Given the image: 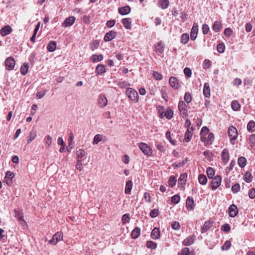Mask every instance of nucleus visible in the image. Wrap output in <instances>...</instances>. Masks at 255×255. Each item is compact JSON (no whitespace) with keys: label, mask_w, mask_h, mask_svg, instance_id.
Segmentation results:
<instances>
[{"label":"nucleus","mask_w":255,"mask_h":255,"mask_svg":"<svg viewBox=\"0 0 255 255\" xmlns=\"http://www.w3.org/2000/svg\"><path fill=\"white\" fill-rule=\"evenodd\" d=\"M63 235L62 232H57L53 236L52 239L49 240V243L53 245H56L58 242L63 240Z\"/></svg>","instance_id":"20e7f679"},{"label":"nucleus","mask_w":255,"mask_h":255,"mask_svg":"<svg viewBox=\"0 0 255 255\" xmlns=\"http://www.w3.org/2000/svg\"><path fill=\"white\" fill-rule=\"evenodd\" d=\"M184 73L186 76H187L188 78H189L191 76L192 72H191V69L189 68L186 67L184 69Z\"/></svg>","instance_id":"6e6d98bb"},{"label":"nucleus","mask_w":255,"mask_h":255,"mask_svg":"<svg viewBox=\"0 0 255 255\" xmlns=\"http://www.w3.org/2000/svg\"><path fill=\"white\" fill-rule=\"evenodd\" d=\"M132 188V182L131 180H128L126 183V188L125 192L126 194H129Z\"/></svg>","instance_id":"bb28decb"},{"label":"nucleus","mask_w":255,"mask_h":255,"mask_svg":"<svg viewBox=\"0 0 255 255\" xmlns=\"http://www.w3.org/2000/svg\"><path fill=\"white\" fill-rule=\"evenodd\" d=\"M203 94L205 97H209L210 96V88L208 83H205L203 88Z\"/></svg>","instance_id":"393cba45"},{"label":"nucleus","mask_w":255,"mask_h":255,"mask_svg":"<svg viewBox=\"0 0 255 255\" xmlns=\"http://www.w3.org/2000/svg\"><path fill=\"white\" fill-rule=\"evenodd\" d=\"M126 95L134 103L138 101V95L137 92L131 88H127L126 91Z\"/></svg>","instance_id":"f257e3e1"},{"label":"nucleus","mask_w":255,"mask_h":255,"mask_svg":"<svg viewBox=\"0 0 255 255\" xmlns=\"http://www.w3.org/2000/svg\"><path fill=\"white\" fill-rule=\"evenodd\" d=\"M231 107L233 110L237 111L240 109L241 105L237 101L235 100L232 102Z\"/></svg>","instance_id":"72a5a7b5"},{"label":"nucleus","mask_w":255,"mask_h":255,"mask_svg":"<svg viewBox=\"0 0 255 255\" xmlns=\"http://www.w3.org/2000/svg\"><path fill=\"white\" fill-rule=\"evenodd\" d=\"M99 46V42L97 40H95L90 44V48L91 50H94L98 48Z\"/></svg>","instance_id":"8fccbe9b"},{"label":"nucleus","mask_w":255,"mask_h":255,"mask_svg":"<svg viewBox=\"0 0 255 255\" xmlns=\"http://www.w3.org/2000/svg\"><path fill=\"white\" fill-rule=\"evenodd\" d=\"M212 179L211 186L212 190L217 189L221 185L222 182V177L219 175H217Z\"/></svg>","instance_id":"7ed1b4c3"},{"label":"nucleus","mask_w":255,"mask_h":255,"mask_svg":"<svg viewBox=\"0 0 255 255\" xmlns=\"http://www.w3.org/2000/svg\"><path fill=\"white\" fill-rule=\"evenodd\" d=\"M129 219V215L128 214H124L122 218V220L123 224H125L127 222H128Z\"/></svg>","instance_id":"e2e57ef3"},{"label":"nucleus","mask_w":255,"mask_h":255,"mask_svg":"<svg viewBox=\"0 0 255 255\" xmlns=\"http://www.w3.org/2000/svg\"><path fill=\"white\" fill-rule=\"evenodd\" d=\"M209 131V128L207 127H203L201 130L200 134L201 135H206Z\"/></svg>","instance_id":"0e129e2a"},{"label":"nucleus","mask_w":255,"mask_h":255,"mask_svg":"<svg viewBox=\"0 0 255 255\" xmlns=\"http://www.w3.org/2000/svg\"><path fill=\"white\" fill-rule=\"evenodd\" d=\"M6 70L10 71L13 69L15 66V60L12 57H9L6 59L4 62Z\"/></svg>","instance_id":"39448f33"},{"label":"nucleus","mask_w":255,"mask_h":255,"mask_svg":"<svg viewBox=\"0 0 255 255\" xmlns=\"http://www.w3.org/2000/svg\"><path fill=\"white\" fill-rule=\"evenodd\" d=\"M178 109L181 114L186 116H187V105L183 101H180L178 103Z\"/></svg>","instance_id":"6e6552de"},{"label":"nucleus","mask_w":255,"mask_h":255,"mask_svg":"<svg viewBox=\"0 0 255 255\" xmlns=\"http://www.w3.org/2000/svg\"><path fill=\"white\" fill-rule=\"evenodd\" d=\"M96 74L97 75H102L106 72V67L103 64H99L97 65L96 70Z\"/></svg>","instance_id":"412c9836"},{"label":"nucleus","mask_w":255,"mask_h":255,"mask_svg":"<svg viewBox=\"0 0 255 255\" xmlns=\"http://www.w3.org/2000/svg\"><path fill=\"white\" fill-rule=\"evenodd\" d=\"M131 19L130 18H125L122 20V23L125 28L130 29L131 27Z\"/></svg>","instance_id":"a211bd4d"},{"label":"nucleus","mask_w":255,"mask_h":255,"mask_svg":"<svg viewBox=\"0 0 255 255\" xmlns=\"http://www.w3.org/2000/svg\"><path fill=\"white\" fill-rule=\"evenodd\" d=\"M153 77L157 80H160L162 78V76L161 74L157 72L154 71L153 73Z\"/></svg>","instance_id":"4d7b16f0"},{"label":"nucleus","mask_w":255,"mask_h":255,"mask_svg":"<svg viewBox=\"0 0 255 255\" xmlns=\"http://www.w3.org/2000/svg\"><path fill=\"white\" fill-rule=\"evenodd\" d=\"M228 134L231 139H236L238 136V132L236 128L234 126H230L228 128Z\"/></svg>","instance_id":"0eeeda50"},{"label":"nucleus","mask_w":255,"mask_h":255,"mask_svg":"<svg viewBox=\"0 0 255 255\" xmlns=\"http://www.w3.org/2000/svg\"><path fill=\"white\" fill-rule=\"evenodd\" d=\"M103 140V135L100 134H96L93 139V144H97L100 141Z\"/></svg>","instance_id":"4c0bfd02"},{"label":"nucleus","mask_w":255,"mask_h":255,"mask_svg":"<svg viewBox=\"0 0 255 255\" xmlns=\"http://www.w3.org/2000/svg\"><path fill=\"white\" fill-rule=\"evenodd\" d=\"M108 104L106 97L103 95H100L98 98V105L100 108L105 107Z\"/></svg>","instance_id":"423d86ee"},{"label":"nucleus","mask_w":255,"mask_h":255,"mask_svg":"<svg viewBox=\"0 0 255 255\" xmlns=\"http://www.w3.org/2000/svg\"><path fill=\"white\" fill-rule=\"evenodd\" d=\"M86 153L84 149L77 148L76 152L77 160H81V158L86 155Z\"/></svg>","instance_id":"b1692460"},{"label":"nucleus","mask_w":255,"mask_h":255,"mask_svg":"<svg viewBox=\"0 0 255 255\" xmlns=\"http://www.w3.org/2000/svg\"><path fill=\"white\" fill-rule=\"evenodd\" d=\"M12 31V28L9 25H6L1 28L0 30V34L2 36H5L10 33Z\"/></svg>","instance_id":"4be33fe9"},{"label":"nucleus","mask_w":255,"mask_h":255,"mask_svg":"<svg viewBox=\"0 0 255 255\" xmlns=\"http://www.w3.org/2000/svg\"><path fill=\"white\" fill-rule=\"evenodd\" d=\"M187 178V174L185 173H182L180 175L178 179V185L179 186H183L186 184Z\"/></svg>","instance_id":"6ab92c4d"},{"label":"nucleus","mask_w":255,"mask_h":255,"mask_svg":"<svg viewBox=\"0 0 255 255\" xmlns=\"http://www.w3.org/2000/svg\"><path fill=\"white\" fill-rule=\"evenodd\" d=\"M225 46L223 43H219L217 45V50L218 52L223 53L225 51Z\"/></svg>","instance_id":"49530a36"},{"label":"nucleus","mask_w":255,"mask_h":255,"mask_svg":"<svg viewBox=\"0 0 255 255\" xmlns=\"http://www.w3.org/2000/svg\"><path fill=\"white\" fill-rule=\"evenodd\" d=\"M90 59L94 62H100L103 59V56L102 54H100L99 55L94 54L90 57Z\"/></svg>","instance_id":"c756f323"},{"label":"nucleus","mask_w":255,"mask_h":255,"mask_svg":"<svg viewBox=\"0 0 255 255\" xmlns=\"http://www.w3.org/2000/svg\"><path fill=\"white\" fill-rule=\"evenodd\" d=\"M229 211L230 216L233 218L237 216L238 210L236 205L232 204L230 206Z\"/></svg>","instance_id":"dca6fc26"},{"label":"nucleus","mask_w":255,"mask_h":255,"mask_svg":"<svg viewBox=\"0 0 255 255\" xmlns=\"http://www.w3.org/2000/svg\"><path fill=\"white\" fill-rule=\"evenodd\" d=\"M231 246V242L229 241H226L223 246H222L221 249L223 251L228 250Z\"/></svg>","instance_id":"de8ad7c7"},{"label":"nucleus","mask_w":255,"mask_h":255,"mask_svg":"<svg viewBox=\"0 0 255 255\" xmlns=\"http://www.w3.org/2000/svg\"><path fill=\"white\" fill-rule=\"evenodd\" d=\"M169 85L174 89H178L180 87V84L177 79L175 77H171L169 80Z\"/></svg>","instance_id":"9b49d317"},{"label":"nucleus","mask_w":255,"mask_h":255,"mask_svg":"<svg viewBox=\"0 0 255 255\" xmlns=\"http://www.w3.org/2000/svg\"><path fill=\"white\" fill-rule=\"evenodd\" d=\"M244 179L246 182H251L253 180V176L252 174L250 172H246L244 175Z\"/></svg>","instance_id":"a19ab883"},{"label":"nucleus","mask_w":255,"mask_h":255,"mask_svg":"<svg viewBox=\"0 0 255 255\" xmlns=\"http://www.w3.org/2000/svg\"><path fill=\"white\" fill-rule=\"evenodd\" d=\"M230 155L227 149L225 148L223 149L221 153V158L223 162L226 164L229 160Z\"/></svg>","instance_id":"4468645a"},{"label":"nucleus","mask_w":255,"mask_h":255,"mask_svg":"<svg viewBox=\"0 0 255 255\" xmlns=\"http://www.w3.org/2000/svg\"><path fill=\"white\" fill-rule=\"evenodd\" d=\"M28 69V66L27 63H24L20 68V72L22 75H25Z\"/></svg>","instance_id":"79ce46f5"},{"label":"nucleus","mask_w":255,"mask_h":255,"mask_svg":"<svg viewBox=\"0 0 255 255\" xmlns=\"http://www.w3.org/2000/svg\"><path fill=\"white\" fill-rule=\"evenodd\" d=\"M76 168L79 171H81L83 169V164L81 160H77V163L75 165Z\"/></svg>","instance_id":"052dcab7"},{"label":"nucleus","mask_w":255,"mask_h":255,"mask_svg":"<svg viewBox=\"0 0 255 255\" xmlns=\"http://www.w3.org/2000/svg\"><path fill=\"white\" fill-rule=\"evenodd\" d=\"M207 174L209 178L211 179L214 178L213 176L215 174V170L211 167H208L207 168Z\"/></svg>","instance_id":"ea45409f"},{"label":"nucleus","mask_w":255,"mask_h":255,"mask_svg":"<svg viewBox=\"0 0 255 255\" xmlns=\"http://www.w3.org/2000/svg\"><path fill=\"white\" fill-rule=\"evenodd\" d=\"M146 246L148 248L155 249L157 247V244L155 242L150 241L147 242Z\"/></svg>","instance_id":"c03bdc74"},{"label":"nucleus","mask_w":255,"mask_h":255,"mask_svg":"<svg viewBox=\"0 0 255 255\" xmlns=\"http://www.w3.org/2000/svg\"><path fill=\"white\" fill-rule=\"evenodd\" d=\"M75 21L74 16H70L66 18L62 23V26L67 27L71 26Z\"/></svg>","instance_id":"ddd939ff"},{"label":"nucleus","mask_w":255,"mask_h":255,"mask_svg":"<svg viewBox=\"0 0 255 255\" xmlns=\"http://www.w3.org/2000/svg\"><path fill=\"white\" fill-rule=\"evenodd\" d=\"M140 235V229L138 227L135 228L131 232V236L132 239L137 238Z\"/></svg>","instance_id":"a878e982"},{"label":"nucleus","mask_w":255,"mask_h":255,"mask_svg":"<svg viewBox=\"0 0 255 255\" xmlns=\"http://www.w3.org/2000/svg\"><path fill=\"white\" fill-rule=\"evenodd\" d=\"M173 115V112L171 110H167L165 113V116L168 119H170Z\"/></svg>","instance_id":"5fc2aeb1"},{"label":"nucleus","mask_w":255,"mask_h":255,"mask_svg":"<svg viewBox=\"0 0 255 255\" xmlns=\"http://www.w3.org/2000/svg\"><path fill=\"white\" fill-rule=\"evenodd\" d=\"M164 45L162 43L161 41L158 42L157 45L155 46V50L159 54H162L164 51Z\"/></svg>","instance_id":"c85d7f7f"},{"label":"nucleus","mask_w":255,"mask_h":255,"mask_svg":"<svg viewBox=\"0 0 255 255\" xmlns=\"http://www.w3.org/2000/svg\"><path fill=\"white\" fill-rule=\"evenodd\" d=\"M158 213V210L156 209H154L150 211V216L152 218H154L157 216Z\"/></svg>","instance_id":"13d9d810"},{"label":"nucleus","mask_w":255,"mask_h":255,"mask_svg":"<svg viewBox=\"0 0 255 255\" xmlns=\"http://www.w3.org/2000/svg\"><path fill=\"white\" fill-rule=\"evenodd\" d=\"M213 226V222L211 221H207L205 222L201 228V232L202 234L208 231Z\"/></svg>","instance_id":"9d476101"},{"label":"nucleus","mask_w":255,"mask_h":255,"mask_svg":"<svg viewBox=\"0 0 255 255\" xmlns=\"http://www.w3.org/2000/svg\"><path fill=\"white\" fill-rule=\"evenodd\" d=\"M139 148L142 151V152L146 155L151 156L152 153L151 148L147 144L140 142L139 143Z\"/></svg>","instance_id":"f03ea898"},{"label":"nucleus","mask_w":255,"mask_h":255,"mask_svg":"<svg viewBox=\"0 0 255 255\" xmlns=\"http://www.w3.org/2000/svg\"><path fill=\"white\" fill-rule=\"evenodd\" d=\"M247 163V160L244 157L241 156L238 158V164L241 167H244Z\"/></svg>","instance_id":"e433bc0d"},{"label":"nucleus","mask_w":255,"mask_h":255,"mask_svg":"<svg viewBox=\"0 0 255 255\" xmlns=\"http://www.w3.org/2000/svg\"><path fill=\"white\" fill-rule=\"evenodd\" d=\"M184 99L187 103H189L192 100V96L190 93L187 92L185 93Z\"/></svg>","instance_id":"09e8293b"},{"label":"nucleus","mask_w":255,"mask_h":255,"mask_svg":"<svg viewBox=\"0 0 255 255\" xmlns=\"http://www.w3.org/2000/svg\"><path fill=\"white\" fill-rule=\"evenodd\" d=\"M176 183V179L175 176L173 175L171 176L168 180V184L169 186H170L171 187H173Z\"/></svg>","instance_id":"37998d69"},{"label":"nucleus","mask_w":255,"mask_h":255,"mask_svg":"<svg viewBox=\"0 0 255 255\" xmlns=\"http://www.w3.org/2000/svg\"><path fill=\"white\" fill-rule=\"evenodd\" d=\"M189 39V34L187 33H184L182 35L180 41L182 43L185 44L187 43Z\"/></svg>","instance_id":"58836bf2"},{"label":"nucleus","mask_w":255,"mask_h":255,"mask_svg":"<svg viewBox=\"0 0 255 255\" xmlns=\"http://www.w3.org/2000/svg\"><path fill=\"white\" fill-rule=\"evenodd\" d=\"M56 43L54 41H51L47 46V49L50 52L54 51L56 49Z\"/></svg>","instance_id":"473e14b6"},{"label":"nucleus","mask_w":255,"mask_h":255,"mask_svg":"<svg viewBox=\"0 0 255 255\" xmlns=\"http://www.w3.org/2000/svg\"><path fill=\"white\" fill-rule=\"evenodd\" d=\"M180 200V197L178 195H175L171 198V202L174 204H177Z\"/></svg>","instance_id":"864d4df0"},{"label":"nucleus","mask_w":255,"mask_h":255,"mask_svg":"<svg viewBox=\"0 0 255 255\" xmlns=\"http://www.w3.org/2000/svg\"><path fill=\"white\" fill-rule=\"evenodd\" d=\"M198 31V25L196 23H194L192 27L190 37L192 40H194L196 38Z\"/></svg>","instance_id":"1a4fd4ad"},{"label":"nucleus","mask_w":255,"mask_h":255,"mask_svg":"<svg viewBox=\"0 0 255 255\" xmlns=\"http://www.w3.org/2000/svg\"><path fill=\"white\" fill-rule=\"evenodd\" d=\"M44 142L46 145L49 146L52 143V138L50 135H47L44 138Z\"/></svg>","instance_id":"3c124183"},{"label":"nucleus","mask_w":255,"mask_h":255,"mask_svg":"<svg viewBox=\"0 0 255 255\" xmlns=\"http://www.w3.org/2000/svg\"><path fill=\"white\" fill-rule=\"evenodd\" d=\"M117 33L115 31L111 30L106 34L104 37V40L106 42L110 41L114 39Z\"/></svg>","instance_id":"f8f14e48"},{"label":"nucleus","mask_w":255,"mask_h":255,"mask_svg":"<svg viewBox=\"0 0 255 255\" xmlns=\"http://www.w3.org/2000/svg\"><path fill=\"white\" fill-rule=\"evenodd\" d=\"M249 196L251 199L255 198V189L254 188H252L249 190Z\"/></svg>","instance_id":"338daca9"},{"label":"nucleus","mask_w":255,"mask_h":255,"mask_svg":"<svg viewBox=\"0 0 255 255\" xmlns=\"http://www.w3.org/2000/svg\"><path fill=\"white\" fill-rule=\"evenodd\" d=\"M190 252L188 248H184L181 251V255H187Z\"/></svg>","instance_id":"774afa93"},{"label":"nucleus","mask_w":255,"mask_h":255,"mask_svg":"<svg viewBox=\"0 0 255 255\" xmlns=\"http://www.w3.org/2000/svg\"><path fill=\"white\" fill-rule=\"evenodd\" d=\"M240 190V185L239 184L237 183L234 185L232 187V190L233 193H236Z\"/></svg>","instance_id":"603ef678"},{"label":"nucleus","mask_w":255,"mask_h":255,"mask_svg":"<svg viewBox=\"0 0 255 255\" xmlns=\"http://www.w3.org/2000/svg\"><path fill=\"white\" fill-rule=\"evenodd\" d=\"M192 131L193 128H188L186 131L185 134V139L187 142L189 141L192 136Z\"/></svg>","instance_id":"cd10ccee"},{"label":"nucleus","mask_w":255,"mask_h":255,"mask_svg":"<svg viewBox=\"0 0 255 255\" xmlns=\"http://www.w3.org/2000/svg\"><path fill=\"white\" fill-rule=\"evenodd\" d=\"M248 130L251 132L255 131V123L254 121H250L248 123L247 125Z\"/></svg>","instance_id":"f704fd0d"},{"label":"nucleus","mask_w":255,"mask_h":255,"mask_svg":"<svg viewBox=\"0 0 255 255\" xmlns=\"http://www.w3.org/2000/svg\"><path fill=\"white\" fill-rule=\"evenodd\" d=\"M214 135L213 133H210L207 137V142L210 144L212 143V141L214 140Z\"/></svg>","instance_id":"69168bd1"},{"label":"nucleus","mask_w":255,"mask_h":255,"mask_svg":"<svg viewBox=\"0 0 255 255\" xmlns=\"http://www.w3.org/2000/svg\"><path fill=\"white\" fill-rule=\"evenodd\" d=\"M221 230L225 232H229L231 230V227L229 224H226L221 226Z\"/></svg>","instance_id":"bf43d9fd"},{"label":"nucleus","mask_w":255,"mask_h":255,"mask_svg":"<svg viewBox=\"0 0 255 255\" xmlns=\"http://www.w3.org/2000/svg\"><path fill=\"white\" fill-rule=\"evenodd\" d=\"M202 29L203 33L204 34H206L208 33V32L209 30V26L207 24H204L202 25Z\"/></svg>","instance_id":"680f3d73"},{"label":"nucleus","mask_w":255,"mask_h":255,"mask_svg":"<svg viewBox=\"0 0 255 255\" xmlns=\"http://www.w3.org/2000/svg\"><path fill=\"white\" fill-rule=\"evenodd\" d=\"M196 239V236L191 235L184 240L183 241V245L186 246H189L194 243Z\"/></svg>","instance_id":"2eb2a0df"},{"label":"nucleus","mask_w":255,"mask_h":255,"mask_svg":"<svg viewBox=\"0 0 255 255\" xmlns=\"http://www.w3.org/2000/svg\"><path fill=\"white\" fill-rule=\"evenodd\" d=\"M221 27V22L219 21H215L213 24L212 29L214 31L218 32L220 30Z\"/></svg>","instance_id":"7c9ffc66"},{"label":"nucleus","mask_w":255,"mask_h":255,"mask_svg":"<svg viewBox=\"0 0 255 255\" xmlns=\"http://www.w3.org/2000/svg\"><path fill=\"white\" fill-rule=\"evenodd\" d=\"M171 228L174 230H179L180 229V225L179 222L174 221L171 223Z\"/></svg>","instance_id":"a18cd8bd"},{"label":"nucleus","mask_w":255,"mask_h":255,"mask_svg":"<svg viewBox=\"0 0 255 255\" xmlns=\"http://www.w3.org/2000/svg\"><path fill=\"white\" fill-rule=\"evenodd\" d=\"M131 9L129 6L126 5L119 8L118 11L122 15H126L130 12Z\"/></svg>","instance_id":"aec40b11"},{"label":"nucleus","mask_w":255,"mask_h":255,"mask_svg":"<svg viewBox=\"0 0 255 255\" xmlns=\"http://www.w3.org/2000/svg\"><path fill=\"white\" fill-rule=\"evenodd\" d=\"M186 206L188 210L192 211L194 209L195 205L193 199L188 197L186 200Z\"/></svg>","instance_id":"f3484780"},{"label":"nucleus","mask_w":255,"mask_h":255,"mask_svg":"<svg viewBox=\"0 0 255 255\" xmlns=\"http://www.w3.org/2000/svg\"><path fill=\"white\" fill-rule=\"evenodd\" d=\"M169 4V1L168 0H161L159 2V6L162 9H165L168 7Z\"/></svg>","instance_id":"2f4dec72"},{"label":"nucleus","mask_w":255,"mask_h":255,"mask_svg":"<svg viewBox=\"0 0 255 255\" xmlns=\"http://www.w3.org/2000/svg\"><path fill=\"white\" fill-rule=\"evenodd\" d=\"M199 182L202 185H205L207 182V178L204 174H200L198 177Z\"/></svg>","instance_id":"c9c22d12"},{"label":"nucleus","mask_w":255,"mask_h":255,"mask_svg":"<svg viewBox=\"0 0 255 255\" xmlns=\"http://www.w3.org/2000/svg\"><path fill=\"white\" fill-rule=\"evenodd\" d=\"M160 231L158 228H154L151 232V237L153 240H157L160 238Z\"/></svg>","instance_id":"5701e85b"}]
</instances>
